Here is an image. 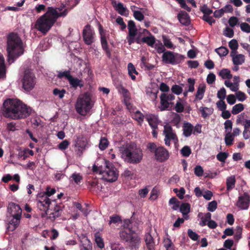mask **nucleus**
<instances>
[{
  "mask_svg": "<svg viewBox=\"0 0 250 250\" xmlns=\"http://www.w3.org/2000/svg\"><path fill=\"white\" fill-rule=\"evenodd\" d=\"M31 111V108L20 100L8 99L4 101L0 114L5 118L16 120L27 118Z\"/></svg>",
  "mask_w": 250,
  "mask_h": 250,
  "instance_id": "nucleus-1",
  "label": "nucleus"
},
{
  "mask_svg": "<svg viewBox=\"0 0 250 250\" xmlns=\"http://www.w3.org/2000/svg\"><path fill=\"white\" fill-rule=\"evenodd\" d=\"M67 13V9L59 13L54 8L48 7L45 13L39 17L36 21L35 27L38 31L45 34L53 26L58 18L65 17Z\"/></svg>",
  "mask_w": 250,
  "mask_h": 250,
  "instance_id": "nucleus-2",
  "label": "nucleus"
},
{
  "mask_svg": "<svg viewBox=\"0 0 250 250\" xmlns=\"http://www.w3.org/2000/svg\"><path fill=\"white\" fill-rule=\"evenodd\" d=\"M23 42L19 36L11 33L7 37L8 61L11 63L24 53Z\"/></svg>",
  "mask_w": 250,
  "mask_h": 250,
  "instance_id": "nucleus-3",
  "label": "nucleus"
},
{
  "mask_svg": "<svg viewBox=\"0 0 250 250\" xmlns=\"http://www.w3.org/2000/svg\"><path fill=\"white\" fill-rule=\"evenodd\" d=\"M142 149L138 147L134 143L127 144L123 147L122 158L125 162L131 164H138L143 159Z\"/></svg>",
  "mask_w": 250,
  "mask_h": 250,
  "instance_id": "nucleus-4",
  "label": "nucleus"
},
{
  "mask_svg": "<svg viewBox=\"0 0 250 250\" xmlns=\"http://www.w3.org/2000/svg\"><path fill=\"white\" fill-rule=\"evenodd\" d=\"M93 171L102 175L103 178L107 182H114L118 177L119 174L116 168L112 163L106 160H104V165H94Z\"/></svg>",
  "mask_w": 250,
  "mask_h": 250,
  "instance_id": "nucleus-5",
  "label": "nucleus"
},
{
  "mask_svg": "<svg viewBox=\"0 0 250 250\" xmlns=\"http://www.w3.org/2000/svg\"><path fill=\"white\" fill-rule=\"evenodd\" d=\"M92 107L91 98L89 93L85 92L79 96L75 104L76 111L79 114L85 116Z\"/></svg>",
  "mask_w": 250,
  "mask_h": 250,
  "instance_id": "nucleus-6",
  "label": "nucleus"
},
{
  "mask_svg": "<svg viewBox=\"0 0 250 250\" xmlns=\"http://www.w3.org/2000/svg\"><path fill=\"white\" fill-rule=\"evenodd\" d=\"M119 235L121 240L123 242L127 243L130 246H135L139 242V239L135 231L130 228H124L120 231Z\"/></svg>",
  "mask_w": 250,
  "mask_h": 250,
  "instance_id": "nucleus-7",
  "label": "nucleus"
},
{
  "mask_svg": "<svg viewBox=\"0 0 250 250\" xmlns=\"http://www.w3.org/2000/svg\"><path fill=\"white\" fill-rule=\"evenodd\" d=\"M147 148L152 153H154L155 159L157 161L162 162L167 160L169 154L168 151L163 146L157 147L154 143H150L147 145Z\"/></svg>",
  "mask_w": 250,
  "mask_h": 250,
  "instance_id": "nucleus-8",
  "label": "nucleus"
},
{
  "mask_svg": "<svg viewBox=\"0 0 250 250\" xmlns=\"http://www.w3.org/2000/svg\"><path fill=\"white\" fill-rule=\"evenodd\" d=\"M185 59L184 56L170 51L165 52L162 56V60L165 63L172 65L181 63Z\"/></svg>",
  "mask_w": 250,
  "mask_h": 250,
  "instance_id": "nucleus-9",
  "label": "nucleus"
},
{
  "mask_svg": "<svg viewBox=\"0 0 250 250\" xmlns=\"http://www.w3.org/2000/svg\"><path fill=\"white\" fill-rule=\"evenodd\" d=\"M38 208L40 210L45 212V214H47L50 209V207L53 205V201L46 196L45 193H39L36 199Z\"/></svg>",
  "mask_w": 250,
  "mask_h": 250,
  "instance_id": "nucleus-10",
  "label": "nucleus"
},
{
  "mask_svg": "<svg viewBox=\"0 0 250 250\" xmlns=\"http://www.w3.org/2000/svg\"><path fill=\"white\" fill-rule=\"evenodd\" d=\"M23 88L27 92L32 90L35 87L36 83V78L34 74L29 70L24 72L22 79Z\"/></svg>",
  "mask_w": 250,
  "mask_h": 250,
  "instance_id": "nucleus-11",
  "label": "nucleus"
},
{
  "mask_svg": "<svg viewBox=\"0 0 250 250\" xmlns=\"http://www.w3.org/2000/svg\"><path fill=\"white\" fill-rule=\"evenodd\" d=\"M83 38L84 42L87 45H91L95 42V33L90 25H85L83 30Z\"/></svg>",
  "mask_w": 250,
  "mask_h": 250,
  "instance_id": "nucleus-12",
  "label": "nucleus"
},
{
  "mask_svg": "<svg viewBox=\"0 0 250 250\" xmlns=\"http://www.w3.org/2000/svg\"><path fill=\"white\" fill-rule=\"evenodd\" d=\"M98 28L100 35L102 47L103 49L105 51L107 57L108 58H110L111 54L106 39V31L104 29L103 26L101 24H99Z\"/></svg>",
  "mask_w": 250,
  "mask_h": 250,
  "instance_id": "nucleus-13",
  "label": "nucleus"
},
{
  "mask_svg": "<svg viewBox=\"0 0 250 250\" xmlns=\"http://www.w3.org/2000/svg\"><path fill=\"white\" fill-rule=\"evenodd\" d=\"M163 133L165 136L164 141L166 146H170L171 140L175 142L178 141L177 135L173 132L172 127L169 125H166L164 126Z\"/></svg>",
  "mask_w": 250,
  "mask_h": 250,
  "instance_id": "nucleus-14",
  "label": "nucleus"
},
{
  "mask_svg": "<svg viewBox=\"0 0 250 250\" xmlns=\"http://www.w3.org/2000/svg\"><path fill=\"white\" fill-rule=\"evenodd\" d=\"M175 99V96L172 94L162 93L160 96L161 106L159 107L161 111L167 110L169 104H172L169 102Z\"/></svg>",
  "mask_w": 250,
  "mask_h": 250,
  "instance_id": "nucleus-15",
  "label": "nucleus"
},
{
  "mask_svg": "<svg viewBox=\"0 0 250 250\" xmlns=\"http://www.w3.org/2000/svg\"><path fill=\"white\" fill-rule=\"evenodd\" d=\"M54 206L53 211L49 213L48 218L52 222L54 221L56 218L60 217L64 208V205L62 204H57L55 200H53V205Z\"/></svg>",
  "mask_w": 250,
  "mask_h": 250,
  "instance_id": "nucleus-16",
  "label": "nucleus"
},
{
  "mask_svg": "<svg viewBox=\"0 0 250 250\" xmlns=\"http://www.w3.org/2000/svg\"><path fill=\"white\" fill-rule=\"evenodd\" d=\"M22 210L19 205L13 202L8 204L7 216L21 217Z\"/></svg>",
  "mask_w": 250,
  "mask_h": 250,
  "instance_id": "nucleus-17",
  "label": "nucleus"
},
{
  "mask_svg": "<svg viewBox=\"0 0 250 250\" xmlns=\"http://www.w3.org/2000/svg\"><path fill=\"white\" fill-rule=\"evenodd\" d=\"M250 201V196L245 192L243 195L239 197L238 200L236 203V206L242 209H246L249 207Z\"/></svg>",
  "mask_w": 250,
  "mask_h": 250,
  "instance_id": "nucleus-18",
  "label": "nucleus"
},
{
  "mask_svg": "<svg viewBox=\"0 0 250 250\" xmlns=\"http://www.w3.org/2000/svg\"><path fill=\"white\" fill-rule=\"evenodd\" d=\"M8 222V226L7 229L8 231H14L19 225L21 217H17L14 216H7Z\"/></svg>",
  "mask_w": 250,
  "mask_h": 250,
  "instance_id": "nucleus-19",
  "label": "nucleus"
},
{
  "mask_svg": "<svg viewBox=\"0 0 250 250\" xmlns=\"http://www.w3.org/2000/svg\"><path fill=\"white\" fill-rule=\"evenodd\" d=\"M177 18L180 22L185 25L188 26L190 24V18L188 14L184 11L178 13Z\"/></svg>",
  "mask_w": 250,
  "mask_h": 250,
  "instance_id": "nucleus-20",
  "label": "nucleus"
},
{
  "mask_svg": "<svg viewBox=\"0 0 250 250\" xmlns=\"http://www.w3.org/2000/svg\"><path fill=\"white\" fill-rule=\"evenodd\" d=\"M144 32L147 33L149 34V36L143 37L141 41L144 43H146L149 46L153 47L156 42L155 38L147 29H144Z\"/></svg>",
  "mask_w": 250,
  "mask_h": 250,
  "instance_id": "nucleus-21",
  "label": "nucleus"
},
{
  "mask_svg": "<svg viewBox=\"0 0 250 250\" xmlns=\"http://www.w3.org/2000/svg\"><path fill=\"white\" fill-rule=\"evenodd\" d=\"M193 125L188 122H184L183 125V135L186 137H189L193 131Z\"/></svg>",
  "mask_w": 250,
  "mask_h": 250,
  "instance_id": "nucleus-22",
  "label": "nucleus"
},
{
  "mask_svg": "<svg viewBox=\"0 0 250 250\" xmlns=\"http://www.w3.org/2000/svg\"><path fill=\"white\" fill-rule=\"evenodd\" d=\"M145 118L152 129H156L158 128V119L155 115L153 114L146 115Z\"/></svg>",
  "mask_w": 250,
  "mask_h": 250,
  "instance_id": "nucleus-23",
  "label": "nucleus"
},
{
  "mask_svg": "<svg viewBox=\"0 0 250 250\" xmlns=\"http://www.w3.org/2000/svg\"><path fill=\"white\" fill-rule=\"evenodd\" d=\"M235 53L233 51H231L230 53L233 64L236 65L242 64L245 62L244 55L242 54L235 55Z\"/></svg>",
  "mask_w": 250,
  "mask_h": 250,
  "instance_id": "nucleus-24",
  "label": "nucleus"
},
{
  "mask_svg": "<svg viewBox=\"0 0 250 250\" xmlns=\"http://www.w3.org/2000/svg\"><path fill=\"white\" fill-rule=\"evenodd\" d=\"M70 86L76 89L78 87L82 88L83 86V82L82 80H80L77 78H74L71 76L68 80Z\"/></svg>",
  "mask_w": 250,
  "mask_h": 250,
  "instance_id": "nucleus-25",
  "label": "nucleus"
},
{
  "mask_svg": "<svg viewBox=\"0 0 250 250\" xmlns=\"http://www.w3.org/2000/svg\"><path fill=\"white\" fill-rule=\"evenodd\" d=\"M145 242L148 250H155V242L152 235L149 233L145 235Z\"/></svg>",
  "mask_w": 250,
  "mask_h": 250,
  "instance_id": "nucleus-26",
  "label": "nucleus"
},
{
  "mask_svg": "<svg viewBox=\"0 0 250 250\" xmlns=\"http://www.w3.org/2000/svg\"><path fill=\"white\" fill-rule=\"evenodd\" d=\"M206 91V85L204 84H200L198 88L197 92L195 94V97L194 100V102H195L197 100H201L203 99L204 94Z\"/></svg>",
  "mask_w": 250,
  "mask_h": 250,
  "instance_id": "nucleus-27",
  "label": "nucleus"
},
{
  "mask_svg": "<svg viewBox=\"0 0 250 250\" xmlns=\"http://www.w3.org/2000/svg\"><path fill=\"white\" fill-rule=\"evenodd\" d=\"M128 36H135L137 33V29L133 21L130 20L128 22Z\"/></svg>",
  "mask_w": 250,
  "mask_h": 250,
  "instance_id": "nucleus-28",
  "label": "nucleus"
},
{
  "mask_svg": "<svg viewBox=\"0 0 250 250\" xmlns=\"http://www.w3.org/2000/svg\"><path fill=\"white\" fill-rule=\"evenodd\" d=\"M236 180L234 176L229 177L226 179L227 190L229 191L235 187Z\"/></svg>",
  "mask_w": 250,
  "mask_h": 250,
  "instance_id": "nucleus-29",
  "label": "nucleus"
},
{
  "mask_svg": "<svg viewBox=\"0 0 250 250\" xmlns=\"http://www.w3.org/2000/svg\"><path fill=\"white\" fill-rule=\"evenodd\" d=\"M6 76V66L3 55L0 53V79Z\"/></svg>",
  "mask_w": 250,
  "mask_h": 250,
  "instance_id": "nucleus-30",
  "label": "nucleus"
},
{
  "mask_svg": "<svg viewBox=\"0 0 250 250\" xmlns=\"http://www.w3.org/2000/svg\"><path fill=\"white\" fill-rule=\"evenodd\" d=\"M128 73L133 81H135L136 76L134 74L138 75L139 73L136 71L135 66L133 64L130 62L128 64L127 66Z\"/></svg>",
  "mask_w": 250,
  "mask_h": 250,
  "instance_id": "nucleus-31",
  "label": "nucleus"
},
{
  "mask_svg": "<svg viewBox=\"0 0 250 250\" xmlns=\"http://www.w3.org/2000/svg\"><path fill=\"white\" fill-rule=\"evenodd\" d=\"M199 110L201 113L202 116L204 118H206L209 115L212 114L213 111V109L212 108L203 106L200 107Z\"/></svg>",
  "mask_w": 250,
  "mask_h": 250,
  "instance_id": "nucleus-32",
  "label": "nucleus"
},
{
  "mask_svg": "<svg viewBox=\"0 0 250 250\" xmlns=\"http://www.w3.org/2000/svg\"><path fill=\"white\" fill-rule=\"evenodd\" d=\"M114 4L116 5V6L113 5V6L115 9L119 14L121 15H125V12L127 11V9L124 6V4L122 3L119 2L118 4H116V1H114Z\"/></svg>",
  "mask_w": 250,
  "mask_h": 250,
  "instance_id": "nucleus-33",
  "label": "nucleus"
},
{
  "mask_svg": "<svg viewBox=\"0 0 250 250\" xmlns=\"http://www.w3.org/2000/svg\"><path fill=\"white\" fill-rule=\"evenodd\" d=\"M87 145V142L83 138H78L75 144L76 147L78 148L79 151H82L85 149Z\"/></svg>",
  "mask_w": 250,
  "mask_h": 250,
  "instance_id": "nucleus-34",
  "label": "nucleus"
},
{
  "mask_svg": "<svg viewBox=\"0 0 250 250\" xmlns=\"http://www.w3.org/2000/svg\"><path fill=\"white\" fill-rule=\"evenodd\" d=\"M92 246L91 242L87 239L82 241L80 250H92Z\"/></svg>",
  "mask_w": 250,
  "mask_h": 250,
  "instance_id": "nucleus-35",
  "label": "nucleus"
},
{
  "mask_svg": "<svg viewBox=\"0 0 250 250\" xmlns=\"http://www.w3.org/2000/svg\"><path fill=\"white\" fill-rule=\"evenodd\" d=\"M118 91L123 95L124 101H126L127 99H130V95L129 91L123 85H121L119 87Z\"/></svg>",
  "mask_w": 250,
  "mask_h": 250,
  "instance_id": "nucleus-36",
  "label": "nucleus"
},
{
  "mask_svg": "<svg viewBox=\"0 0 250 250\" xmlns=\"http://www.w3.org/2000/svg\"><path fill=\"white\" fill-rule=\"evenodd\" d=\"M225 144L228 146H231L233 144L234 136L231 134V132H225Z\"/></svg>",
  "mask_w": 250,
  "mask_h": 250,
  "instance_id": "nucleus-37",
  "label": "nucleus"
},
{
  "mask_svg": "<svg viewBox=\"0 0 250 250\" xmlns=\"http://www.w3.org/2000/svg\"><path fill=\"white\" fill-rule=\"evenodd\" d=\"M144 115L139 110H137L132 116L133 119L137 121L140 125L143 123Z\"/></svg>",
  "mask_w": 250,
  "mask_h": 250,
  "instance_id": "nucleus-38",
  "label": "nucleus"
},
{
  "mask_svg": "<svg viewBox=\"0 0 250 250\" xmlns=\"http://www.w3.org/2000/svg\"><path fill=\"white\" fill-rule=\"evenodd\" d=\"M109 145V141L107 139L104 137H102L101 138L99 147L101 150H105L108 146Z\"/></svg>",
  "mask_w": 250,
  "mask_h": 250,
  "instance_id": "nucleus-39",
  "label": "nucleus"
},
{
  "mask_svg": "<svg viewBox=\"0 0 250 250\" xmlns=\"http://www.w3.org/2000/svg\"><path fill=\"white\" fill-rule=\"evenodd\" d=\"M219 75L221 76L223 79H230L232 77V75L230 74V71L229 69L226 68L222 69L219 72Z\"/></svg>",
  "mask_w": 250,
  "mask_h": 250,
  "instance_id": "nucleus-40",
  "label": "nucleus"
},
{
  "mask_svg": "<svg viewBox=\"0 0 250 250\" xmlns=\"http://www.w3.org/2000/svg\"><path fill=\"white\" fill-rule=\"evenodd\" d=\"M190 209V205L189 203H183L180 207V210L181 213L184 215H187Z\"/></svg>",
  "mask_w": 250,
  "mask_h": 250,
  "instance_id": "nucleus-41",
  "label": "nucleus"
},
{
  "mask_svg": "<svg viewBox=\"0 0 250 250\" xmlns=\"http://www.w3.org/2000/svg\"><path fill=\"white\" fill-rule=\"evenodd\" d=\"M244 109V105L242 104H238L232 107L231 113L233 115H236L243 111Z\"/></svg>",
  "mask_w": 250,
  "mask_h": 250,
  "instance_id": "nucleus-42",
  "label": "nucleus"
},
{
  "mask_svg": "<svg viewBox=\"0 0 250 250\" xmlns=\"http://www.w3.org/2000/svg\"><path fill=\"white\" fill-rule=\"evenodd\" d=\"M164 247L167 250H175L174 245L172 242L171 239L169 238L164 240Z\"/></svg>",
  "mask_w": 250,
  "mask_h": 250,
  "instance_id": "nucleus-43",
  "label": "nucleus"
},
{
  "mask_svg": "<svg viewBox=\"0 0 250 250\" xmlns=\"http://www.w3.org/2000/svg\"><path fill=\"white\" fill-rule=\"evenodd\" d=\"M211 214L209 212L207 213L204 217H202L201 218V221L199 223V225L202 226H205L207 224V222L209 221L210 219H211Z\"/></svg>",
  "mask_w": 250,
  "mask_h": 250,
  "instance_id": "nucleus-44",
  "label": "nucleus"
},
{
  "mask_svg": "<svg viewBox=\"0 0 250 250\" xmlns=\"http://www.w3.org/2000/svg\"><path fill=\"white\" fill-rule=\"evenodd\" d=\"M70 178L72 179V180L73 181L75 184L78 185L83 180V176L80 173L75 172L72 174Z\"/></svg>",
  "mask_w": 250,
  "mask_h": 250,
  "instance_id": "nucleus-45",
  "label": "nucleus"
},
{
  "mask_svg": "<svg viewBox=\"0 0 250 250\" xmlns=\"http://www.w3.org/2000/svg\"><path fill=\"white\" fill-rule=\"evenodd\" d=\"M71 76L69 70H65L64 71H59L57 76L60 79H62L64 77L68 81Z\"/></svg>",
  "mask_w": 250,
  "mask_h": 250,
  "instance_id": "nucleus-46",
  "label": "nucleus"
},
{
  "mask_svg": "<svg viewBox=\"0 0 250 250\" xmlns=\"http://www.w3.org/2000/svg\"><path fill=\"white\" fill-rule=\"evenodd\" d=\"M215 51L221 57L225 56L229 53L228 49L223 46H221L218 48L216 49Z\"/></svg>",
  "mask_w": 250,
  "mask_h": 250,
  "instance_id": "nucleus-47",
  "label": "nucleus"
},
{
  "mask_svg": "<svg viewBox=\"0 0 250 250\" xmlns=\"http://www.w3.org/2000/svg\"><path fill=\"white\" fill-rule=\"evenodd\" d=\"M169 205H173L172 208L173 210H177L179 207V202L177 199L175 197H172L169 201Z\"/></svg>",
  "mask_w": 250,
  "mask_h": 250,
  "instance_id": "nucleus-48",
  "label": "nucleus"
},
{
  "mask_svg": "<svg viewBox=\"0 0 250 250\" xmlns=\"http://www.w3.org/2000/svg\"><path fill=\"white\" fill-rule=\"evenodd\" d=\"M162 38L164 44L167 48L169 49L173 48V44L170 41V39L167 38L166 36H163Z\"/></svg>",
  "mask_w": 250,
  "mask_h": 250,
  "instance_id": "nucleus-49",
  "label": "nucleus"
},
{
  "mask_svg": "<svg viewBox=\"0 0 250 250\" xmlns=\"http://www.w3.org/2000/svg\"><path fill=\"white\" fill-rule=\"evenodd\" d=\"M181 153L183 156L188 157L191 153V150L188 146H186L181 149Z\"/></svg>",
  "mask_w": 250,
  "mask_h": 250,
  "instance_id": "nucleus-50",
  "label": "nucleus"
},
{
  "mask_svg": "<svg viewBox=\"0 0 250 250\" xmlns=\"http://www.w3.org/2000/svg\"><path fill=\"white\" fill-rule=\"evenodd\" d=\"M229 46L232 51H233L234 53H236V51L238 47V43L236 40L232 39L229 42Z\"/></svg>",
  "mask_w": 250,
  "mask_h": 250,
  "instance_id": "nucleus-51",
  "label": "nucleus"
},
{
  "mask_svg": "<svg viewBox=\"0 0 250 250\" xmlns=\"http://www.w3.org/2000/svg\"><path fill=\"white\" fill-rule=\"evenodd\" d=\"M229 156V154L225 152H219L217 155V159L221 162H225Z\"/></svg>",
  "mask_w": 250,
  "mask_h": 250,
  "instance_id": "nucleus-52",
  "label": "nucleus"
},
{
  "mask_svg": "<svg viewBox=\"0 0 250 250\" xmlns=\"http://www.w3.org/2000/svg\"><path fill=\"white\" fill-rule=\"evenodd\" d=\"M242 228L237 226L236 228V232L234 236V240L236 241H239L242 237Z\"/></svg>",
  "mask_w": 250,
  "mask_h": 250,
  "instance_id": "nucleus-53",
  "label": "nucleus"
},
{
  "mask_svg": "<svg viewBox=\"0 0 250 250\" xmlns=\"http://www.w3.org/2000/svg\"><path fill=\"white\" fill-rule=\"evenodd\" d=\"M171 91L172 92L177 95H179L180 94H181L183 92V88L180 86L179 85L177 84H174L171 87Z\"/></svg>",
  "mask_w": 250,
  "mask_h": 250,
  "instance_id": "nucleus-54",
  "label": "nucleus"
},
{
  "mask_svg": "<svg viewBox=\"0 0 250 250\" xmlns=\"http://www.w3.org/2000/svg\"><path fill=\"white\" fill-rule=\"evenodd\" d=\"M188 234L189 237L193 241H197L199 240V235L191 229H188Z\"/></svg>",
  "mask_w": 250,
  "mask_h": 250,
  "instance_id": "nucleus-55",
  "label": "nucleus"
},
{
  "mask_svg": "<svg viewBox=\"0 0 250 250\" xmlns=\"http://www.w3.org/2000/svg\"><path fill=\"white\" fill-rule=\"evenodd\" d=\"M66 93L65 90L62 89L61 90L58 88H55L53 90V93L55 96H58L59 98L62 99L63 98L64 94Z\"/></svg>",
  "mask_w": 250,
  "mask_h": 250,
  "instance_id": "nucleus-56",
  "label": "nucleus"
},
{
  "mask_svg": "<svg viewBox=\"0 0 250 250\" xmlns=\"http://www.w3.org/2000/svg\"><path fill=\"white\" fill-rule=\"evenodd\" d=\"M95 242L97 245V246L100 249H103L104 247V242L103 238L99 235H95Z\"/></svg>",
  "mask_w": 250,
  "mask_h": 250,
  "instance_id": "nucleus-57",
  "label": "nucleus"
},
{
  "mask_svg": "<svg viewBox=\"0 0 250 250\" xmlns=\"http://www.w3.org/2000/svg\"><path fill=\"white\" fill-rule=\"evenodd\" d=\"M225 132H231L232 122L231 120H227L224 123Z\"/></svg>",
  "mask_w": 250,
  "mask_h": 250,
  "instance_id": "nucleus-58",
  "label": "nucleus"
},
{
  "mask_svg": "<svg viewBox=\"0 0 250 250\" xmlns=\"http://www.w3.org/2000/svg\"><path fill=\"white\" fill-rule=\"evenodd\" d=\"M180 5L182 8L186 10L188 12H190L191 8L188 7L186 2L185 0H175Z\"/></svg>",
  "mask_w": 250,
  "mask_h": 250,
  "instance_id": "nucleus-59",
  "label": "nucleus"
},
{
  "mask_svg": "<svg viewBox=\"0 0 250 250\" xmlns=\"http://www.w3.org/2000/svg\"><path fill=\"white\" fill-rule=\"evenodd\" d=\"M217 96L220 100H224L226 96V91L225 88L223 87L221 88L220 90L218 91Z\"/></svg>",
  "mask_w": 250,
  "mask_h": 250,
  "instance_id": "nucleus-60",
  "label": "nucleus"
},
{
  "mask_svg": "<svg viewBox=\"0 0 250 250\" xmlns=\"http://www.w3.org/2000/svg\"><path fill=\"white\" fill-rule=\"evenodd\" d=\"M188 83H189L188 88L187 90L188 91L190 92H192L194 91V84H195V80L191 78H188Z\"/></svg>",
  "mask_w": 250,
  "mask_h": 250,
  "instance_id": "nucleus-61",
  "label": "nucleus"
},
{
  "mask_svg": "<svg viewBox=\"0 0 250 250\" xmlns=\"http://www.w3.org/2000/svg\"><path fill=\"white\" fill-rule=\"evenodd\" d=\"M133 16L135 19L139 21H142L144 19V15L140 11H134L133 12Z\"/></svg>",
  "mask_w": 250,
  "mask_h": 250,
  "instance_id": "nucleus-62",
  "label": "nucleus"
},
{
  "mask_svg": "<svg viewBox=\"0 0 250 250\" xmlns=\"http://www.w3.org/2000/svg\"><path fill=\"white\" fill-rule=\"evenodd\" d=\"M204 173V170L202 167L200 166H196L194 167V174L198 177H201L203 176Z\"/></svg>",
  "mask_w": 250,
  "mask_h": 250,
  "instance_id": "nucleus-63",
  "label": "nucleus"
},
{
  "mask_svg": "<svg viewBox=\"0 0 250 250\" xmlns=\"http://www.w3.org/2000/svg\"><path fill=\"white\" fill-rule=\"evenodd\" d=\"M240 28L243 32L248 33H250V25L246 22L241 23Z\"/></svg>",
  "mask_w": 250,
  "mask_h": 250,
  "instance_id": "nucleus-64",
  "label": "nucleus"
}]
</instances>
